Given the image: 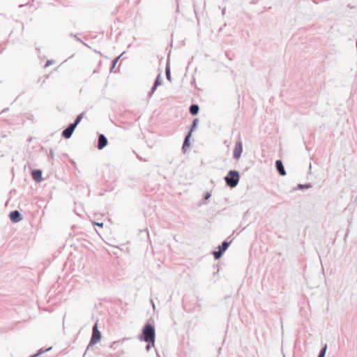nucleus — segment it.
<instances>
[{
    "label": "nucleus",
    "mask_w": 357,
    "mask_h": 357,
    "mask_svg": "<svg viewBox=\"0 0 357 357\" xmlns=\"http://www.w3.org/2000/svg\"><path fill=\"white\" fill-rule=\"evenodd\" d=\"M43 351H42V350L40 349V350L38 352V354H35V355H33V356H30V357H37V356H38L39 355H40L41 354H43Z\"/></svg>",
    "instance_id": "obj_19"
},
{
    "label": "nucleus",
    "mask_w": 357,
    "mask_h": 357,
    "mask_svg": "<svg viewBox=\"0 0 357 357\" xmlns=\"http://www.w3.org/2000/svg\"><path fill=\"white\" fill-rule=\"evenodd\" d=\"M190 112L192 114L195 115L199 112V106L197 105H192L190 107Z\"/></svg>",
    "instance_id": "obj_10"
},
{
    "label": "nucleus",
    "mask_w": 357,
    "mask_h": 357,
    "mask_svg": "<svg viewBox=\"0 0 357 357\" xmlns=\"http://www.w3.org/2000/svg\"><path fill=\"white\" fill-rule=\"evenodd\" d=\"M310 188V185H301V184H299L298 185V189L299 190H301V189H303V188Z\"/></svg>",
    "instance_id": "obj_16"
},
{
    "label": "nucleus",
    "mask_w": 357,
    "mask_h": 357,
    "mask_svg": "<svg viewBox=\"0 0 357 357\" xmlns=\"http://www.w3.org/2000/svg\"><path fill=\"white\" fill-rule=\"evenodd\" d=\"M222 252H223L220 250L219 251H215V252H213V255H214L215 258L216 259H218L221 257Z\"/></svg>",
    "instance_id": "obj_13"
},
{
    "label": "nucleus",
    "mask_w": 357,
    "mask_h": 357,
    "mask_svg": "<svg viewBox=\"0 0 357 357\" xmlns=\"http://www.w3.org/2000/svg\"><path fill=\"white\" fill-rule=\"evenodd\" d=\"M243 152V144L241 141H237L234 149V158L238 160L241 158Z\"/></svg>",
    "instance_id": "obj_4"
},
{
    "label": "nucleus",
    "mask_w": 357,
    "mask_h": 357,
    "mask_svg": "<svg viewBox=\"0 0 357 357\" xmlns=\"http://www.w3.org/2000/svg\"><path fill=\"white\" fill-rule=\"evenodd\" d=\"M81 119H82V115L78 116L76 121L74 123H73V125H75V128H76L77 126L78 125V123L80 122Z\"/></svg>",
    "instance_id": "obj_17"
},
{
    "label": "nucleus",
    "mask_w": 357,
    "mask_h": 357,
    "mask_svg": "<svg viewBox=\"0 0 357 357\" xmlns=\"http://www.w3.org/2000/svg\"><path fill=\"white\" fill-rule=\"evenodd\" d=\"M158 86H156L155 84H154V86H153L152 89H151V96H152V94L154 93V91L156 90L157 87Z\"/></svg>",
    "instance_id": "obj_18"
},
{
    "label": "nucleus",
    "mask_w": 357,
    "mask_h": 357,
    "mask_svg": "<svg viewBox=\"0 0 357 357\" xmlns=\"http://www.w3.org/2000/svg\"><path fill=\"white\" fill-rule=\"evenodd\" d=\"M142 337L146 342H151L152 346H154L155 335V330L152 326L146 324L144 326L143 329Z\"/></svg>",
    "instance_id": "obj_1"
},
{
    "label": "nucleus",
    "mask_w": 357,
    "mask_h": 357,
    "mask_svg": "<svg viewBox=\"0 0 357 357\" xmlns=\"http://www.w3.org/2000/svg\"><path fill=\"white\" fill-rule=\"evenodd\" d=\"M33 178L36 182L42 180V172L40 170H35L32 172Z\"/></svg>",
    "instance_id": "obj_8"
},
{
    "label": "nucleus",
    "mask_w": 357,
    "mask_h": 357,
    "mask_svg": "<svg viewBox=\"0 0 357 357\" xmlns=\"http://www.w3.org/2000/svg\"><path fill=\"white\" fill-rule=\"evenodd\" d=\"M50 63H51V62H50V61H47V63H46L45 66H50Z\"/></svg>",
    "instance_id": "obj_24"
},
{
    "label": "nucleus",
    "mask_w": 357,
    "mask_h": 357,
    "mask_svg": "<svg viewBox=\"0 0 357 357\" xmlns=\"http://www.w3.org/2000/svg\"><path fill=\"white\" fill-rule=\"evenodd\" d=\"M107 144V140L103 135H100L98 141V149H103Z\"/></svg>",
    "instance_id": "obj_7"
},
{
    "label": "nucleus",
    "mask_w": 357,
    "mask_h": 357,
    "mask_svg": "<svg viewBox=\"0 0 357 357\" xmlns=\"http://www.w3.org/2000/svg\"><path fill=\"white\" fill-rule=\"evenodd\" d=\"M119 59V57L116 58V59L114 61L112 68H114V67H115V66H116V63L118 62Z\"/></svg>",
    "instance_id": "obj_20"
},
{
    "label": "nucleus",
    "mask_w": 357,
    "mask_h": 357,
    "mask_svg": "<svg viewBox=\"0 0 357 357\" xmlns=\"http://www.w3.org/2000/svg\"><path fill=\"white\" fill-rule=\"evenodd\" d=\"M188 137H189V136H187L185 139L184 146H186L188 144Z\"/></svg>",
    "instance_id": "obj_22"
},
{
    "label": "nucleus",
    "mask_w": 357,
    "mask_h": 357,
    "mask_svg": "<svg viewBox=\"0 0 357 357\" xmlns=\"http://www.w3.org/2000/svg\"><path fill=\"white\" fill-rule=\"evenodd\" d=\"M95 225H98V226H100V227H102L103 226V223H97V222H94Z\"/></svg>",
    "instance_id": "obj_23"
},
{
    "label": "nucleus",
    "mask_w": 357,
    "mask_h": 357,
    "mask_svg": "<svg viewBox=\"0 0 357 357\" xmlns=\"http://www.w3.org/2000/svg\"><path fill=\"white\" fill-rule=\"evenodd\" d=\"M165 73H166L167 79L169 82H171L172 81V77H171V73H170V67H169V64H167V66L166 68Z\"/></svg>",
    "instance_id": "obj_11"
},
{
    "label": "nucleus",
    "mask_w": 357,
    "mask_h": 357,
    "mask_svg": "<svg viewBox=\"0 0 357 357\" xmlns=\"http://www.w3.org/2000/svg\"><path fill=\"white\" fill-rule=\"evenodd\" d=\"M50 349H51V347H50V348L47 349H46V351H49V350H50Z\"/></svg>",
    "instance_id": "obj_25"
},
{
    "label": "nucleus",
    "mask_w": 357,
    "mask_h": 357,
    "mask_svg": "<svg viewBox=\"0 0 357 357\" xmlns=\"http://www.w3.org/2000/svg\"><path fill=\"white\" fill-rule=\"evenodd\" d=\"M151 347H153V346H152V343H151V342H149V343L148 344V345L146 346V349H147L148 351H149V350H150V349H151Z\"/></svg>",
    "instance_id": "obj_21"
},
{
    "label": "nucleus",
    "mask_w": 357,
    "mask_h": 357,
    "mask_svg": "<svg viewBox=\"0 0 357 357\" xmlns=\"http://www.w3.org/2000/svg\"><path fill=\"white\" fill-rule=\"evenodd\" d=\"M229 246V243L227 242H223L221 246H219V249L222 250V252H225L227 250V248Z\"/></svg>",
    "instance_id": "obj_12"
},
{
    "label": "nucleus",
    "mask_w": 357,
    "mask_h": 357,
    "mask_svg": "<svg viewBox=\"0 0 357 357\" xmlns=\"http://www.w3.org/2000/svg\"><path fill=\"white\" fill-rule=\"evenodd\" d=\"M161 84H162V82H161V75L159 74L158 76L157 77V79H156L155 82V84L156 86H160V85H161Z\"/></svg>",
    "instance_id": "obj_15"
},
{
    "label": "nucleus",
    "mask_w": 357,
    "mask_h": 357,
    "mask_svg": "<svg viewBox=\"0 0 357 357\" xmlns=\"http://www.w3.org/2000/svg\"><path fill=\"white\" fill-rule=\"evenodd\" d=\"M75 129V125L71 124L68 128H67L66 130L63 132V135L66 138H70Z\"/></svg>",
    "instance_id": "obj_5"
},
{
    "label": "nucleus",
    "mask_w": 357,
    "mask_h": 357,
    "mask_svg": "<svg viewBox=\"0 0 357 357\" xmlns=\"http://www.w3.org/2000/svg\"><path fill=\"white\" fill-rule=\"evenodd\" d=\"M276 167L281 175H282V176L286 175V172L284 170V168L282 161H280V160L276 161Z\"/></svg>",
    "instance_id": "obj_9"
},
{
    "label": "nucleus",
    "mask_w": 357,
    "mask_h": 357,
    "mask_svg": "<svg viewBox=\"0 0 357 357\" xmlns=\"http://www.w3.org/2000/svg\"><path fill=\"white\" fill-rule=\"evenodd\" d=\"M101 339V333L98 329L97 324H95V326L93 328V333L92 337L90 341V345L96 344L98 343Z\"/></svg>",
    "instance_id": "obj_3"
},
{
    "label": "nucleus",
    "mask_w": 357,
    "mask_h": 357,
    "mask_svg": "<svg viewBox=\"0 0 357 357\" xmlns=\"http://www.w3.org/2000/svg\"><path fill=\"white\" fill-rule=\"evenodd\" d=\"M326 350H327V346L325 345L324 347V348L322 349V350L321 351L318 357H325V355H326Z\"/></svg>",
    "instance_id": "obj_14"
},
{
    "label": "nucleus",
    "mask_w": 357,
    "mask_h": 357,
    "mask_svg": "<svg viewBox=\"0 0 357 357\" xmlns=\"http://www.w3.org/2000/svg\"><path fill=\"white\" fill-rule=\"evenodd\" d=\"M9 216L10 220L14 222H17L20 220V213L17 211H12Z\"/></svg>",
    "instance_id": "obj_6"
},
{
    "label": "nucleus",
    "mask_w": 357,
    "mask_h": 357,
    "mask_svg": "<svg viewBox=\"0 0 357 357\" xmlns=\"http://www.w3.org/2000/svg\"><path fill=\"white\" fill-rule=\"evenodd\" d=\"M239 178V173L235 170L229 171L228 174L225 178L226 183L231 188H234L238 185Z\"/></svg>",
    "instance_id": "obj_2"
}]
</instances>
